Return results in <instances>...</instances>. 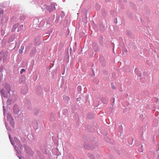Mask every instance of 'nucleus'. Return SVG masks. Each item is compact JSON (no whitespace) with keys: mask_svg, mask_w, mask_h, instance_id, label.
Here are the masks:
<instances>
[{"mask_svg":"<svg viewBox=\"0 0 159 159\" xmlns=\"http://www.w3.org/2000/svg\"><path fill=\"white\" fill-rule=\"evenodd\" d=\"M9 138H10V135H9Z\"/></svg>","mask_w":159,"mask_h":159,"instance_id":"13","label":"nucleus"},{"mask_svg":"<svg viewBox=\"0 0 159 159\" xmlns=\"http://www.w3.org/2000/svg\"><path fill=\"white\" fill-rule=\"evenodd\" d=\"M15 106H14V110H15Z\"/></svg>","mask_w":159,"mask_h":159,"instance_id":"11","label":"nucleus"},{"mask_svg":"<svg viewBox=\"0 0 159 159\" xmlns=\"http://www.w3.org/2000/svg\"><path fill=\"white\" fill-rule=\"evenodd\" d=\"M4 55L3 53H0V60H1L2 58V57Z\"/></svg>","mask_w":159,"mask_h":159,"instance_id":"6","label":"nucleus"},{"mask_svg":"<svg viewBox=\"0 0 159 159\" xmlns=\"http://www.w3.org/2000/svg\"><path fill=\"white\" fill-rule=\"evenodd\" d=\"M25 71V70L24 69H22L20 71V74H22Z\"/></svg>","mask_w":159,"mask_h":159,"instance_id":"7","label":"nucleus"},{"mask_svg":"<svg viewBox=\"0 0 159 159\" xmlns=\"http://www.w3.org/2000/svg\"><path fill=\"white\" fill-rule=\"evenodd\" d=\"M25 81V78L23 77H21L20 79V83L22 84L24 83Z\"/></svg>","mask_w":159,"mask_h":159,"instance_id":"4","label":"nucleus"},{"mask_svg":"<svg viewBox=\"0 0 159 159\" xmlns=\"http://www.w3.org/2000/svg\"><path fill=\"white\" fill-rule=\"evenodd\" d=\"M54 9H55V7H54Z\"/></svg>","mask_w":159,"mask_h":159,"instance_id":"12","label":"nucleus"},{"mask_svg":"<svg viewBox=\"0 0 159 159\" xmlns=\"http://www.w3.org/2000/svg\"><path fill=\"white\" fill-rule=\"evenodd\" d=\"M111 85L112 88L113 89H116V87L114 86L113 84V83H112L111 84Z\"/></svg>","mask_w":159,"mask_h":159,"instance_id":"8","label":"nucleus"},{"mask_svg":"<svg viewBox=\"0 0 159 159\" xmlns=\"http://www.w3.org/2000/svg\"><path fill=\"white\" fill-rule=\"evenodd\" d=\"M5 88L8 93H10L11 91L10 86L9 84H5Z\"/></svg>","mask_w":159,"mask_h":159,"instance_id":"3","label":"nucleus"},{"mask_svg":"<svg viewBox=\"0 0 159 159\" xmlns=\"http://www.w3.org/2000/svg\"><path fill=\"white\" fill-rule=\"evenodd\" d=\"M23 27V25H19L18 23H17L14 25L11 31L13 32H14L15 31L16 29L17 32H19L20 31H21L22 30Z\"/></svg>","mask_w":159,"mask_h":159,"instance_id":"1","label":"nucleus"},{"mask_svg":"<svg viewBox=\"0 0 159 159\" xmlns=\"http://www.w3.org/2000/svg\"><path fill=\"white\" fill-rule=\"evenodd\" d=\"M19 142H20V143H19L18 144V146L20 148H22V145L20 143V142L19 141Z\"/></svg>","mask_w":159,"mask_h":159,"instance_id":"9","label":"nucleus"},{"mask_svg":"<svg viewBox=\"0 0 159 159\" xmlns=\"http://www.w3.org/2000/svg\"><path fill=\"white\" fill-rule=\"evenodd\" d=\"M7 119L8 121H9L11 124L13 125H14V120L10 115H8L7 116Z\"/></svg>","mask_w":159,"mask_h":159,"instance_id":"2","label":"nucleus"},{"mask_svg":"<svg viewBox=\"0 0 159 159\" xmlns=\"http://www.w3.org/2000/svg\"><path fill=\"white\" fill-rule=\"evenodd\" d=\"M78 88H79L80 89H81V87L80 86H78Z\"/></svg>","mask_w":159,"mask_h":159,"instance_id":"10","label":"nucleus"},{"mask_svg":"<svg viewBox=\"0 0 159 159\" xmlns=\"http://www.w3.org/2000/svg\"><path fill=\"white\" fill-rule=\"evenodd\" d=\"M64 99L65 101L67 102H68L70 100V98L67 96L65 97Z\"/></svg>","mask_w":159,"mask_h":159,"instance_id":"5","label":"nucleus"}]
</instances>
